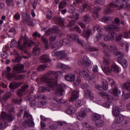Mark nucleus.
Listing matches in <instances>:
<instances>
[{"label":"nucleus","mask_w":130,"mask_h":130,"mask_svg":"<svg viewBox=\"0 0 130 130\" xmlns=\"http://www.w3.org/2000/svg\"><path fill=\"white\" fill-rule=\"evenodd\" d=\"M54 75H56V72L55 71H49L41 79V81H42V82L48 83V87L52 88V89H55V94L58 96H61V95L64 94V90L63 89V88H64L66 86L63 83L57 85V84H56V78L50 79V76H54Z\"/></svg>","instance_id":"obj_1"},{"label":"nucleus","mask_w":130,"mask_h":130,"mask_svg":"<svg viewBox=\"0 0 130 130\" xmlns=\"http://www.w3.org/2000/svg\"><path fill=\"white\" fill-rule=\"evenodd\" d=\"M24 65L22 64H17L13 67L12 69V73H10L12 69L10 67L6 68V71L5 72L6 76L9 80L12 79L13 81H18L19 80H22L25 78V75L20 74L17 75V74H22L24 73Z\"/></svg>","instance_id":"obj_2"},{"label":"nucleus","mask_w":130,"mask_h":130,"mask_svg":"<svg viewBox=\"0 0 130 130\" xmlns=\"http://www.w3.org/2000/svg\"><path fill=\"white\" fill-rule=\"evenodd\" d=\"M120 20L118 18H116L114 22L112 24L105 26V29L107 31H119L118 25Z\"/></svg>","instance_id":"obj_3"},{"label":"nucleus","mask_w":130,"mask_h":130,"mask_svg":"<svg viewBox=\"0 0 130 130\" xmlns=\"http://www.w3.org/2000/svg\"><path fill=\"white\" fill-rule=\"evenodd\" d=\"M23 41L24 44L21 45L19 49H20V50H22V51H23L24 53H26L27 55H28V56H30V53H29L28 51L26 50V48H27V47H30V46L32 45L33 42L32 41H28V38L27 37L23 38Z\"/></svg>","instance_id":"obj_4"},{"label":"nucleus","mask_w":130,"mask_h":130,"mask_svg":"<svg viewBox=\"0 0 130 130\" xmlns=\"http://www.w3.org/2000/svg\"><path fill=\"white\" fill-rule=\"evenodd\" d=\"M24 118L26 119H25V122H23L22 124L23 126H26V124H28L29 126H34L35 124L34 122L33 121L32 115L29 114V112L27 111H24Z\"/></svg>","instance_id":"obj_5"},{"label":"nucleus","mask_w":130,"mask_h":130,"mask_svg":"<svg viewBox=\"0 0 130 130\" xmlns=\"http://www.w3.org/2000/svg\"><path fill=\"white\" fill-rule=\"evenodd\" d=\"M78 44H80V45H81V46L86 50H89L90 51H98V48L92 47L91 44L87 45L86 42L83 40H78Z\"/></svg>","instance_id":"obj_6"},{"label":"nucleus","mask_w":130,"mask_h":130,"mask_svg":"<svg viewBox=\"0 0 130 130\" xmlns=\"http://www.w3.org/2000/svg\"><path fill=\"white\" fill-rule=\"evenodd\" d=\"M101 94L103 98L106 100V102L103 104V106L106 107V108H109L112 98L109 94L105 92H101Z\"/></svg>","instance_id":"obj_7"},{"label":"nucleus","mask_w":130,"mask_h":130,"mask_svg":"<svg viewBox=\"0 0 130 130\" xmlns=\"http://www.w3.org/2000/svg\"><path fill=\"white\" fill-rule=\"evenodd\" d=\"M102 83L103 84V89L104 90H107L108 85H110V86L112 87V86H114V85L115 84V81H114V80L111 78H108V82L106 80L103 79L102 81ZM107 84H108V85Z\"/></svg>","instance_id":"obj_8"},{"label":"nucleus","mask_w":130,"mask_h":130,"mask_svg":"<svg viewBox=\"0 0 130 130\" xmlns=\"http://www.w3.org/2000/svg\"><path fill=\"white\" fill-rule=\"evenodd\" d=\"M84 64L86 68H89V69H92V64H91V60L88 59L87 56H84L80 61L78 62V64Z\"/></svg>","instance_id":"obj_9"},{"label":"nucleus","mask_w":130,"mask_h":130,"mask_svg":"<svg viewBox=\"0 0 130 130\" xmlns=\"http://www.w3.org/2000/svg\"><path fill=\"white\" fill-rule=\"evenodd\" d=\"M52 55L53 56H57L59 58H66L68 56V54L66 53L65 51H60L58 52H56L55 50L52 52Z\"/></svg>","instance_id":"obj_10"},{"label":"nucleus","mask_w":130,"mask_h":130,"mask_svg":"<svg viewBox=\"0 0 130 130\" xmlns=\"http://www.w3.org/2000/svg\"><path fill=\"white\" fill-rule=\"evenodd\" d=\"M123 88L129 92V93H126L124 95V99H125V100H127V99H129L130 98V81H126L124 83Z\"/></svg>","instance_id":"obj_11"},{"label":"nucleus","mask_w":130,"mask_h":130,"mask_svg":"<svg viewBox=\"0 0 130 130\" xmlns=\"http://www.w3.org/2000/svg\"><path fill=\"white\" fill-rule=\"evenodd\" d=\"M118 7L117 5L111 3L107 8L105 9L103 13L104 15H109V14L112 13V10L111 9H113V8H118Z\"/></svg>","instance_id":"obj_12"},{"label":"nucleus","mask_w":130,"mask_h":130,"mask_svg":"<svg viewBox=\"0 0 130 130\" xmlns=\"http://www.w3.org/2000/svg\"><path fill=\"white\" fill-rule=\"evenodd\" d=\"M69 12L72 14L70 18H72V19H76V20H79V17L80 16V15L79 14V11H78V9H69Z\"/></svg>","instance_id":"obj_13"},{"label":"nucleus","mask_w":130,"mask_h":130,"mask_svg":"<svg viewBox=\"0 0 130 130\" xmlns=\"http://www.w3.org/2000/svg\"><path fill=\"white\" fill-rule=\"evenodd\" d=\"M2 118H4L5 119H7V120L9 122H12L14 119L15 118V116L11 113L8 115L5 112H2Z\"/></svg>","instance_id":"obj_14"},{"label":"nucleus","mask_w":130,"mask_h":130,"mask_svg":"<svg viewBox=\"0 0 130 130\" xmlns=\"http://www.w3.org/2000/svg\"><path fill=\"white\" fill-rule=\"evenodd\" d=\"M28 88H29V86L28 85H25L22 86V88L18 89L17 94L18 97H23V96L25 95V91H26Z\"/></svg>","instance_id":"obj_15"},{"label":"nucleus","mask_w":130,"mask_h":130,"mask_svg":"<svg viewBox=\"0 0 130 130\" xmlns=\"http://www.w3.org/2000/svg\"><path fill=\"white\" fill-rule=\"evenodd\" d=\"M28 100L30 101V106L34 107L36 105H37V95H30L28 96Z\"/></svg>","instance_id":"obj_16"},{"label":"nucleus","mask_w":130,"mask_h":130,"mask_svg":"<svg viewBox=\"0 0 130 130\" xmlns=\"http://www.w3.org/2000/svg\"><path fill=\"white\" fill-rule=\"evenodd\" d=\"M116 36V34L114 31H110L108 35L104 37V39L105 41H110V40H114V37Z\"/></svg>","instance_id":"obj_17"},{"label":"nucleus","mask_w":130,"mask_h":130,"mask_svg":"<svg viewBox=\"0 0 130 130\" xmlns=\"http://www.w3.org/2000/svg\"><path fill=\"white\" fill-rule=\"evenodd\" d=\"M84 96L85 98H88L90 100H93L94 99L93 93L89 89H86L84 91Z\"/></svg>","instance_id":"obj_18"},{"label":"nucleus","mask_w":130,"mask_h":130,"mask_svg":"<svg viewBox=\"0 0 130 130\" xmlns=\"http://www.w3.org/2000/svg\"><path fill=\"white\" fill-rule=\"evenodd\" d=\"M65 79L68 82H74L76 80V74L70 73L65 76Z\"/></svg>","instance_id":"obj_19"},{"label":"nucleus","mask_w":130,"mask_h":130,"mask_svg":"<svg viewBox=\"0 0 130 130\" xmlns=\"http://www.w3.org/2000/svg\"><path fill=\"white\" fill-rule=\"evenodd\" d=\"M40 62H42V63L49 62V61H50V59L49 58V56H48V55H45V54L42 55L40 57Z\"/></svg>","instance_id":"obj_20"},{"label":"nucleus","mask_w":130,"mask_h":130,"mask_svg":"<svg viewBox=\"0 0 130 130\" xmlns=\"http://www.w3.org/2000/svg\"><path fill=\"white\" fill-rule=\"evenodd\" d=\"M79 98V91H74L72 92L71 98L69 99L70 102H73V101H75L76 99H78Z\"/></svg>","instance_id":"obj_21"},{"label":"nucleus","mask_w":130,"mask_h":130,"mask_svg":"<svg viewBox=\"0 0 130 130\" xmlns=\"http://www.w3.org/2000/svg\"><path fill=\"white\" fill-rule=\"evenodd\" d=\"M54 20L55 22L57 23V24H59L60 26L61 27H63L64 26V21L61 17H59L58 16H56L54 17Z\"/></svg>","instance_id":"obj_22"},{"label":"nucleus","mask_w":130,"mask_h":130,"mask_svg":"<svg viewBox=\"0 0 130 130\" xmlns=\"http://www.w3.org/2000/svg\"><path fill=\"white\" fill-rule=\"evenodd\" d=\"M107 49L110 51V52H115V51H117L118 49L116 47V45L111 44L107 46Z\"/></svg>","instance_id":"obj_23"},{"label":"nucleus","mask_w":130,"mask_h":130,"mask_svg":"<svg viewBox=\"0 0 130 130\" xmlns=\"http://www.w3.org/2000/svg\"><path fill=\"white\" fill-rule=\"evenodd\" d=\"M116 119L115 120V123L116 124H119V123H121L122 121H123V119H124V118L123 117V116L120 114V115H118V116H116Z\"/></svg>","instance_id":"obj_24"},{"label":"nucleus","mask_w":130,"mask_h":130,"mask_svg":"<svg viewBox=\"0 0 130 130\" xmlns=\"http://www.w3.org/2000/svg\"><path fill=\"white\" fill-rule=\"evenodd\" d=\"M56 67L57 69H58L59 70L61 69L62 70H70V66L68 65H64V64H62L60 62L57 63Z\"/></svg>","instance_id":"obj_25"},{"label":"nucleus","mask_w":130,"mask_h":130,"mask_svg":"<svg viewBox=\"0 0 130 130\" xmlns=\"http://www.w3.org/2000/svg\"><path fill=\"white\" fill-rule=\"evenodd\" d=\"M86 116H87V113L84 111H81L77 115V118L79 120H83Z\"/></svg>","instance_id":"obj_26"},{"label":"nucleus","mask_w":130,"mask_h":130,"mask_svg":"<svg viewBox=\"0 0 130 130\" xmlns=\"http://www.w3.org/2000/svg\"><path fill=\"white\" fill-rule=\"evenodd\" d=\"M120 111H121V109L118 108V107H113L112 113L114 116L116 117L120 115L119 114Z\"/></svg>","instance_id":"obj_27"},{"label":"nucleus","mask_w":130,"mask_h":130,"mask_svg":"<svg viewBox=\"0 0 130 130\" xmlns=\"http://www.w3.org/2000/svg\"><path fill=\"white\" fill-rule=\"evenodd\" d=\"M68 39H70L71 40H73L75 41V40H77V42L79 39V35L77 34H70L67 36Z\"/></svg>","instance_id":"obj_28"},{"label":"nucleus","mask_w":130,"mask_h":130,"mask_svg":"<svg viewBox=\"0 0 130 130\" xmlns=\"http://www.w3.org/2000/svg\"><path fill=\"white\" fill-rule=\"evenodd\" d=\"M22 85L21 82H12L9 85L10 89H17Z\"/></svg>","instance_id":"obj_29"},{"label":"nucleus","mask_w":130,"mask_h":130,"mask_svg":"<svg viewBox=\"0 0 130 130\" xmlns=\"http://www.w3.org/2000/svg\"><path fill=\"white\" fill-rule=\"evenodd\" d=\"M92 34V30L90 29H87L86 30L85 29H83V36L85 37V38H86V39H88L91 36Z\"/></svg>","instance_id":"obj_30"},{"label":"nucleus","mask_w":130,"mask_h":130,"mask_svg":"<svg viewBox=\"0 0 130 130\" xmlns=\"http://www.w3.org/2000/svg\"><path fill=\"white\" fill-rule=\"evenodd\" d=\"M118 62L119 63H120L121 66L123 67V68H127V61L125 60L124 58H122V59H118L117 60Z\"/></svg>","instance_id":"obj_31"},{"label":"nucleus","mask_w":130,"mask_h":130,"mask_svg":"<svg viewBox=\"0 0 130 130\" xmlns=\"http://www.w3.org/2000/svg\"><path fill=\"white\" fill-rule=\"evenodd\" d=\"M41 49L40 48H37V47L33 48L32 55L35 56H39L40 54Z\"/></svg>","instance_id":"obj_32"},{"label":"nucleus","mask_w":130,"mask_h":130,"mask_svg":"<svg viewBox=\"0 0 130 130\" xmlns=\"http://www.w3.org/2000/svg\"><path fill=\"white\" fill-rule=\"evenodd\" d=\"M84 127H85L86 130H96V127L93 126H90L88 123L84 122L82 123Z\"/></svg>","instance_id":"obj_33"},{"label":"nucleus","mask_w":130,"mask_h":130,"mask_svg":"<svg viewBox=\"0 0 130 130\" xmlns=\"http://www.w3.org/2000/svg\"><path fill=\"white\" fill-rule=\"evenodd\" d=\"M109 92V93H110V94L113 93L114 96H119V95H120V93H121V91L117 89V88H114L113 89L110 90Z\"/></svg>","instance_id":"obj_34"},{"label":"nucleus","mask_w":130,"mask_h":130,"mask_svg":"<svg viewBox=\"0 0 130 130\" xmlns=\"http://www.w3.org/2000/svg\"><path fill=\"white\" fill-rule=\"evenodd\" d=\"M102 70L106 75H110L112 72L111 67L110 68L109 66H105L104 67V68H102Z\"/></svg>","instance_id":"obj_35"},{"label":"nucleus","mask_w":130,"mask_h":130,"mask_svg":"<svg viewBox=\"0 0 130 130\" xmlns=\"http://www.w3.org/2000/svg\"><path fill=\"white\" fill-rule=\"evenodd\" d=\"M22 23L23 24H28V26H31L32 25V21H31V17L29 16H26V18L23 20Z\"/></svg>","instance_id":"obj_36"},{"label":"nucleus","mask_w":130,"mask_h":130,"mask_svg":"<svg viewBox=\"0 0 130 130\" xmlns=\"http://www.w3.org/2000/svg\"><path fill=\"white\" fill-rule=\"evenodd\" d=\"M82 1L80 0H76L75 2H74L72 5H70L69 7V10H73V8H77L79 5V4H81Z\"/></svg>","instance_id":"obj_37"},{"label":"nucleus","mask_w":130,"mask_h":130,"mask_svg":"<svg viewBox=\"0 0 130 130\" xmlns=\"http://www.w3.org/2000/svg\"><path fill=\"white\" fill-rule=\"evenodd\" d=\"M105 125V122H104V120H99L96 123H95V126L97 127H103Z\"/></svg>","instance_id":"obj_38"},{"label":"nucleus","mask_w":130,"mask_h":130,"mask_svg":"<svg viewBox=\"0 0 130 130\" xmlns=\"http://www.w3.org/2000/svg\"><path fill=\"white\" fill-rule=\"evenodd\" d=\"M129 0H121L122 5L118 7V10H122L125 7V6L127 5V2Z\"/></svg>","instance_id":"obj_39"},{"label":"nucleus","mask_w":130,"mask_h":130,"mask_svg":"<svg viewBox=\"0 0 130 130\" xmlns=\"http://www.w3.org/2000/svg\"><path fill=\"white\" fill-rule=\"evenodd\" d=\"M92 119L93 121H97V120L98 121L101 119V115L98 113H93Z\"/></svg>","instance_id":"obj_40"},{"label":"nucleus","mask_w":130,"mask_h":130,"mask_svg":"<svg viewBox=\"0 0 130 130\" xmlns=\"http://www.w3.org/2000/svg\"><path fill=\"white\" fill-rule=\"evenodd\" d=\"M75 108L73 106H70L68 109L66 111V113L70 115L75 114Z\"/></svg>","instance_id":"obj_41"},{"label":"nucleus","mask_w":130,"mask_h":130,"mask_svg":"<svg viewBox=\"0 0 130 130\" xmlns=\"http://www.w3.org/2000/svg\"><path fill=\"white\" fill-rule=\"evenodd\" d=\"M15 34H16V28L15 27L10 28L8 32V35L12 37L15 36Z\"/></svg>","instance_id":"obj_42"},{"label":"nucleus","mask_w":130,"mask_h":130,"mask_svg":"<svg viewBox=\"0 0 130 130\" xmlns=\"http://www.w3.org/2000/svg\"><path fill=\"white\" fill-rule=\"evenodd\" d=\"M98 31V32L101 33L103 31V28L99 25H95L93 27V31Z\"/></svg>","instance_id":"obj_43"},{"label":"nucleus","mask_w":130,"mask_h":130,"mask_svg":"<svg viewBox=\"0 0 130 130\" xmlns=\"http://www.w3.org/2000/svg\"><path fill=\"white\" fill-rule=\"evenodd\" d=\"M42 41L44 43V48L45 49H48V40L44 37H42Z\"/></svg>","instance_id":"obj_44"},{"label":"nucleus","mask_w":130,"mask_h":130,"mask_svg":"<svg viewBox=\"0 0 130 130\" xmlns=\"http://www.w3.org/2000/svg\"><path fill=\"white\" fill-rule=\"evenodd\" d=\"M39 91L42 93V92H45V91H47V92H50L51 91V89L49 88H48L47 87H41L39 88Z\"/></svg>","instance_id":"obj_45"},{"label":"nucleus","mask_w":130,"mask_h":130,"mask_svg":"<svg viewBox=\"0 0 130 130\" xmlns=\"http://www.w3.org/2000/svg\"><path fill=\"white\" fill-rule=\"evenodd\" d=\"M26 0H19L17 3V6L19 8H23L25 7Z\"/></svg>","instance_id":"obj_46"},{"label":"nucleus","mask_w":130,"mask_h":130,"mask_svg":"<svg viewBox=\"0 0 130 130\" xmlns=\"http://www.w3.org/2000/svg\"><path fill=\"white\" fill-rule=\"evenodd\" d=\"M112 72H114V73H118L119 72V69L118 67L116 66V64H113L111 66Z\"/></svg>","instance_id":"obj_47"},{"label":"nucleus","mask_w":130,"mask_h":130,"mask_svg":"<svg viewBox=\"0 0 130 130\" xmlns=\"http://www.w3.org/2000/svg\"><path fill=\"white\" fill-rule=\"evenodd\" d=\"M12 96V93L11 92H8L3 95L2 100L4 101H7Z\"/></svg>","instance_id":"obj_48"},{"label":"nucleus","mask_w":130,"mask_h":130,"mask_svg":"<svg viewBox=\"0 0 130 130\" xmlns=\"http://www.w3.org/2000/svg\"><path fill=\"white\" fill-rule=\"evenodd\" d=\"M83 20L85 22V23H89L91 21V17H90V15L89 14L85 15L83 17Z\"/></svg>","instance_id":"obj_49"},{"label":"nucleus","mask_w":130,"mask_h":130,"mask_svg":"<svg viewBox=\"0 0 130 130\" xmlns=\"http://www.w3.org/2000/svg\"><path fill=\"white\" fill-rule=\"evenodd\" d=\"M64 130H75V126L74 125L67 124L64 127Z\"/></svg>","instance_id":"obj_50"},{"label":"nucleus","mask_w":130,"mask_h":130,"mask_svg":"<svg viewBox=\"0 0 130 130\" xmlns=\"http://www.w3.org/2000/svg\"><path fill=\"white\" fill-rule=\"evenodd\" d=\"M54 101H55V102H57L59 104H63V103H64V100H62V99H59L57 97L54 98Z\"/></svg>","instance_id":"obj_51"},{"label":"nucleus","mask_w":130,"mask_h":130,"mask_svg":"<svg viewBox=\"0 0 130 130\" xmlns=\"http://www.w3.org/2000/svg\"><path fill=\"white\" fill-rule=\"evenodd\" d=\"M82 74L84 79H89V77H90L89 72H87L86 71L83 70L82 71Z\"/></svg>","instance_id":"obj_52"},{"label":"nucleus","mask_w":130,"mask_h":130,"mask_svg":"<svg viewBox=\"0 0 130 130\" xmlns=\"http://www.w3.org/2000/svg\"><path fill=\"white\" fill-rule=\"evenodd\" d=\"M52 29V33L54 34H58L59 33V29L57 26H54L53 28H51Z\"/></svg>","instance_id":"obj_53"},{"label":"nucleus","mask_w":130,"mask_h":130,"mask_svg":"<svg viewBox=\"0 0 130 130\" xmlns=\"http://www.w3.org/2000/svg\"><path fill=\"white\" fill-rule=\"evenodd\" d=\"M45 69H46V65L42 64L39 66L37 70L38 72H42V71H44Z\"/></svg>","instance_id":"obj_54"},{"label":"nucleus","mask_w":130,"mask_h":130,"mask_svg":"<svg viewBox=\"0 0 130 130\" xmlns=\"http://www.w3.org/2000/svg\"><path fill=\"white\" fill-rule=\"evenodd\" d=\"M66 6H67V2H66V1H63L62 2H60L58 5L59 9H63V8L66 7Z\"/></svg>","instance_id":"obj_55"},{"label":"nucleus","mask_w":130,"mask_h":130,"mask_svg":"<svg viewBox=\"0 0 130 130\" xmlns=\"http://www.w3.org/2000/svg\"><path fill=\"white\" fill-rule=\"evenodd\" d=\"M47 20H51L52 19V12L51 10H49L47 12Z\"/></svg>","instance_id":"obj_56"},{"label":"nucleus","mask_w":130,"mask_h":130,"mask_svg":"<svg viewBox=\"0 0 130 130\" xmlns=\"http://www.w3.org/2000/svg\"><path fill=\"white\" fill-rule=\"evenodd\" d=\"M122 36L124 38H130V30L124 32L123 34H122Z\"/></svg>","instance_id":"obj_57"},{"label":"nucleus","mask_w":130,"mask_h":130,"mask_svg":"<svg viewBox=\"0 0 130 130\" xmlns=\"http://www.w3.org/2000/svg\"><path fill=\"white\" fill-rule=\"evenodd\" d=\"M82 105V101H81V100H78L75 102V106L76 107H77V108H79V107H81Z\"/></svg>","instance_id":"obj_58"},{"label":"nucleus","mask_w":130,"mask_h":130,"mask_svg":"<svg viewBox=\"0 0 130 130\" xmlns=\"http://www.w3.org/2000/svg\"><path fill=\"white\" fill-rule=\"evenodd\" d=\"M81 82H82L81 78L77 77L73 84L75 85V86H79V85L81 84Z\"/></svg>","instance_id":"obj_59"},{"label":"nucleus","mask_w":130,"mask_h":130,"mask_svg":"<svg viewBox=\"0 0 130 130\" xmlns=\"http://www.w3.org/2000/svg\"><path fill=\"white\" fill-rule=\"evenodd\" d=\"M6 5L8 7H12V6H14V1L13 0H6Z\"/></svg>","instance_id":"obj_60"},{"label":"nucleus","mask_w":130,"mask_h":130,"mask_svg":"<svg viewBox=\"0 0 130 130\" xmlns=\"http://www.w3.org/2000/svg\"><path fill=\"white\" fill-rule=\"evenodd\" d=\"M114 53L115 55L118 56V57H123L125 55L124 53L120 52H115Z\"/></svg>","instance_id":"obj_61"},{"label":"nucleus","mask_w":130,"mask_h":130,"mask_svg":"<svg viewBox=\"0 0 130 130\" xmlns=\"http://www.w3.org/2000/svg\"><path fill=\"white\" fill-rule=\"evenodd\" d=\"M92 17L93 19H98L99 18V14H98V12L95 11H93L92 12Z\"/></svg>","instance_id":"obj_62"},{"label":"nucleus","mask_w":130,"mask_h":130,"mask_svg":"<svg viewBox=\"0 0 130 130\" xmlns=\"http://www.w3.org/2000/svg\"><path fill=\"white\" fill-rule=\"evenodd\" d=\"M21 59H22V57L21 56H18L16 57L15 59H13L12 60V62H20L21 61Z\"/></svg>","instance_id":"obj_63"},{"label":"nucleus","mask_w":130,"mask_h":130,"mask_svg":"<svg viewBox=\"0 0 130 130\" xmlns=\"http://www.w3.org/2000/svg\"><path fill=\"white\" fill-rule=\"evenodd\" d=\"M73 31H75V32H77V33H82V30H81V28L79 27L78 26H76L73 28Z\"/></svg>","instance_id":"obj_64"}]
</instances>
